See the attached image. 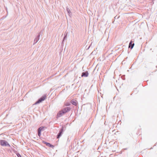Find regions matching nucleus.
I'll return each mask as SVG.
<instances>
[{
    "mask_svg": "<svg viewBox=\"0 0 157 157\" xmlns=\"http://www.w3.org/2000/svg\"><path fill=\"white\" fill-rule=\"evenodd\" d=\"M71 110L70 107H67L63 108L59 111L57 113L56 116V118L57 119H58L59 117L63 116L65 115L66 113L69 112Z\"/></svg>",
    "mask_w": 157,
    "mask_h": 157,
    "instance_id": "1",
    "label": "nucleus"
},
{
    "mask_svg": "<svg viewBox=\"0 0 157 157\" xmlns=\"http://www.w3.org/2000/svg\"><path fill=\"white\" fill-rule=\"evenodd\" d=\"M0 145L2 147H10V145L7 141L4 140H0Z\"/></svg>",
    "mask_w": 157,
    "mask_h": 157,
    "instance_id": "2",
    "label": "nucleus"
},
{
    "mask_svg": "<svg viewBox=\"0 0 157 157\" xmlns=\"http://www.w3.org/2000/svg\"><path fill=\"white\" fill-rule=\"evenodd\" d=\"M47 98L46 94H44L40 98L35 102L34 104L36 105L41 102L42 101H44Z\"/></svg>",
    "mask_w": 157,
    "mask_h": 157,
    "instance_id": "3",
    "label": "nucleus"
},
{
    "mask_svg": "<svg viewBox=\"0 0 157 157\" xmlns=\"http://www.w3.org/2000/svg\"><path fill=\"white\" fill-rule=\"evenodd\" d=\"M43 33V32L42 30L40 33H39L38 35L37 36L36 38L35 39L34 41V44H36L39 40L40 39V37L41 35L42 36Z\"/></svg>",
    "mask_w": 157,
    "mask_h": 157,
    "instance_id": "4",
    "label": "nucleus"
},
{
    "mask_svg": "<svg viewBox=\"0 0 157 157\" xmlns=\"http://www.w3.org/2000/svg\"><path fill=\"white\" fill-rule=\"evenodd\" d=\"M64 127L63 126L59 130V133L57 134L56 136V138L57 139H59L60 137L62 136L64 132Z\"/></svg>",
    "mask_w": 157,
    "mask_h": 157,
    "instance_id": "5",
    "label": "nucleus"
},
{
    "mask_svg": "<svg viewBox=\"0 0 157 157\" xmlns=\"http://www.w3.org/2000/svg\"><path fill=\"white\" fill-rule=\"evenodd\" d=\"M42 143H44V144H46V145L47 146H48V147H52V148H53L54 147V145H52V144H51L50 143L46 142L44 140H43L42 141Z\"/></svg>",
    "mask_w": 157,
    "mask_h": 157,
    "instance_id": "6",
    "label": "nucleus"
},
{
    "mask_svg": "<svg viewBox=\"0 0 157 157\" xmlns=\"http://www.w3.org/2000/svg\"><path fill=\"white\" fill-rule=\"evenodd\" d=\"M70 102L72 105L75 106H77L78 103L77 101L75 100V99H72L71 101Z\"/></svg>",
    "mask_w": 157,
    "mask_h": 157,
    "instance_id": "7",
    "label": "nucleus"
},
{
    "mask_svg": "<svg viewBox=\"0 0 157 157\" xmlns=\"http://www.w3.org/2000/svg\"><path fill=\"white\" fill-rule=\"evenodd\" d=\"M133 41H132V40H131L129 44V48L132 49L133 48L134 45V43H133Z\"/></svg>",
    "mask_w": 157,
    "mask_h": 157,
    "instance_id": "8",
    "label": "nucleus"
},
{
    "mask_svg": "<svg viewBox=\"0 0 157 157\" xmlns=\"http://www.w3.org/2000/svg\"><path fill=\"white\" fill-rule=\"evenodd\" d=\"M89 75V73L87 71L83 72L81 75V76L82 77H87Z\"/></svg>",
    "mask_w": 157,
    "mask_h": 157,
    "instance_id": "9",
    "label": "nucleus"
},
{
    "mask_svg": "<svg viewBox=\"0 0 157 157\" xmlns=\"http://www.w3.org/2000/svg\"><path fill=\"white\" fill-rule=\"evenodd\" d=\"M66 10H67V11L68 14V15L70 16L71 15H72V14L70 10L67 7Z\"/></svg>",
    "mask_w": 157,
    "mask_h": 157,
    "instance_id": "10",
    "label": "nucleus"
},
{
    "mask_svg": "<svg viewBox=\"0 0 157 157\" xmlns=\"http://www.w3.org/2000/svg\"><path fill=\"white\" fill-rule=\"evenodd\" d=\"M44 127H43V126H41V127H40L39 128H38V131H40V132H41V131L42 130H44Z\"/></svg>",
    "mask_w": 157,
    "mask_h": 157,
    "instance_id": "11",
    "label": "nucleus"
},
{
    "mask_svg": "<svg viewBox=\"0 0 157 157\" xmlns=\"http://www.w3.org/2000/svg\"><path fill=\"white\" fill-rule=\"evenodd\" d=\"M67 38V36H64L63 39V40L62 42V44H63V43H64L65 40H66Z\"/></svg>",
    "mask_w": 157,
    "mask_h": 157,
    "instance_id": "12",
    "label": "nucleus"
},
{
    "mask_svg": "<svg viewBox=\"0 0 157 157\" xmlns=\"http://www.w3.org/2000/svg\"><path fill=\"white\" fill-rule=\"evenodd\" d=\"M71 103L69 102H67L65 103L64 105L66 106H69L71 105Z\"/></svg>",
    "mask_w": 157,
    "mask_h": 157,
    "instance_id": "13",
    "label": "nucleus"
},
{
    "mask_svg": "<svg viewBox=\"0 0 157 157\" xmlns=\"http://www.w3.org/2000/svg\"><path fill=\"white\" fill-rule=\"evenodd\" d=\"M38 136L40 137L41 135V132L40 131H38Z\"/></svg>",
    "mask_w": 157,
    "mask_h": 157,
    "instance_id": "14",
    "label": "nucleus"
},
{
    "mask_svg": "<svg viewBox=\"0 0 157 157\" xmlns=\"http://www.w3.org/2000/svg\"><path fill=\"white\" fill-rule=\"evenodd\" d=\"M16 155L18 157H21V155L19 153H16Z\"/></svg>",
    "mask_w": 157,
    "mask_h": 157,
    "instance_id": "15",
    "label": "nucleus"
},
{
    "mask_svg": "<svg viewBox=\"0 0 157 157\" xmlns=\"http://www.w3.org/2000/svg\"><path fill=\"white\" fill-rule=\"evenodd\" d=\"M91 45V44L90 45L89 47H88V48L86 49V50H88L89 49V48H90V46Z\"/></svg>",
    "mask_w": 157,
    "mask_h": 157,
    "instance_id": "16",
    "label": "nucleus"
},
{
    "mask_svg": "<svg viewBox=\"0 0 157 157\" xmlns=\"http://www.w3.org/2000/svg\"><path fill=\"white\" fill-rule=\"evenodd\" d=\"M67 33H65L64 35V36H67Z\"/></svg>",
    "mask_w": 157,
    "mask_h": 157,
    "instance_id": "17",
    "label": "nucleus"
},
{
    "mask_svg": "<svg viewBox=\"0 0 157 157\" xmlns=\"http://www.w3.org/2000/svg\"><path fill=\"white\" fill-rule=\"evenodd\" d=\"M114 18H117V17H116V16Z\"/></svg>",
    "mask_w": 157,
    "mask_h": 157,
    "instance_id": "18",
    "label": "nucleus"
},
{
    "mask_svg": "<svg viewBox=\"0 0 157 157\" xmlns=\"http://www.w3.org/2000/svg\"><path fill=\"white\" fill-rule=\"evenodd\" d=\"M114 18H117V17H116V16Z\"/></svg>",
    "mask_w": 157,
    "mask_h": 157,
    "instance_id": "19",
    "label": "nucleus"
},
{
    "mask_svg": "<svg viewBox=\"0 0 157 157\" xmlns=\"http://www.w3.org/2000/svg\"><path fill=\"white\" fill-rule=\"evenodd\" d=\"M127 149V148L125 149V150H126Z\"/></svg>",
    "mask_w": 157,
    "mask_h": 157,
    "instance_id": "20",
    "label": "nucleus"
}]
</instances>
